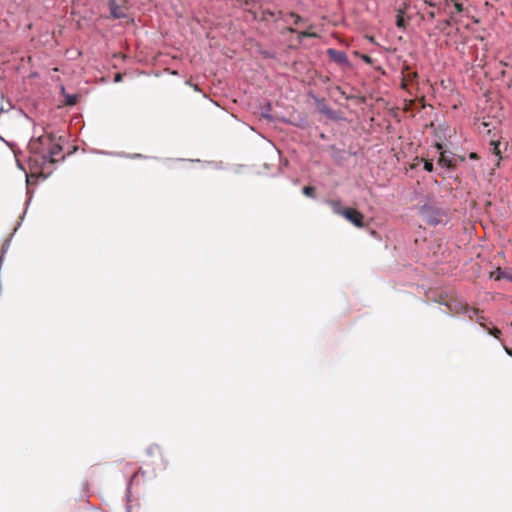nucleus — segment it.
I'll list each match as a JSON object with an SVG mask.
<instances>
[{
	"instance_id": "f257e3e1",
	"label": "nucleus",
	"mask_w": 512,
	"mask_h": 512,
	"mask_svg": "<svg viewBox=\"0 0 512 512\" xmlns=\"http://www.w3.org/2000/svg\"><path fill=\"white\" fill-rule=\"evenodd\" d=\"M30 153L37 158H40L43 163H55L64 157L61 155L62 146L56 142L52 134L44 133L38 137L32 138L28 144Z\"/></svg>"
},
{
	"instance_id": "f03ea898",
	"label": "nucleus",
	"mask_w": 512,
	"mask_h": 512,
	"mask_svg": "<svg viewBox=\"0 0 512 512\" xmlns=\"http://www.w3.org/2000/svg\"><path fill=\"white\" fill-rule=\"evenodd\" d=\"M328 204L335 214L343 216L356 227H364V215L358 210L354 208L343 207L339 200H329Z\"/></svg>"
},
{
	"instance_id": "7ed1b4c3",
	"label": "nucleus",
	"mask_w": 512,
	"mask_h": 512,
	"mask_svg": "<svg viewBox=\"0 0 512 512\" xmlns=\"http://www.w3.org/2000/svg\"><path fill=\"white\" fill-rule=\"evenodd\" d=\"M110 14L115 19L125 18L129 9L127 0H108Z\"/></svg>"
},
{
	"instance_id": "20e7f679",
	"label": "nucleus",
	"mask_w": 512,
	"mask_h": 512,
	"mask_svg": "<svg viewBox=\"0 0 512 512\" xmlns=\"http://www.w3.org/2000/svg\"><path fill=\"white\" fill-rule=\"evenodd\" d=\"M327 55L329 58L334 61L335 63L341 65V66H349V60L345 52L336 50L334 48H329L327 50Z\"/></svg>"
},
{
	"instance_id": "39448f33",
	"label": "nucleus",
	"mask_w": 512,
	"mask_h": 512,
	"mask_svg": "<svg viewBox=\"0 0 512 512\" xmlns=\"http://www.w3.org/2000/svg\"><path fill=\"white\" fill-rule=\"evenodd\" d=\"M418 77L417 72L408 71L402 79V87L405 88L408 82H413Z\"/></svg>"
},
{
	"instance_id": "423d86ee",
	"label": "nucleus",
	"mask_w": 512,
	"mask_h": 512,
	"mask_svg": "<svg viewBox=\"0 0 512 512\" xmlns=\"http://www.w3.org/2000/svg\"><path fill=\"white\" fill-rule=\"evenodd\" d=\"M439 164L440 165H443V166H446L448 168H451V167H454L455 164L453 163V161L451 159H449L447 156H446V153L445 152H441L440 153V158H439Z\"/></svg>"
},
{
	"instance_id": "0eeeda50",
	"label": "nucleus",
	"mask_w": 512,
	"mask_h": 512,
	"mask_svg": "<svg viewBox=\"0 0 512 512\" xmlns=\"http://www.w3.org/2000/svg\"><path fill=\"white\" fill-rule=\"evenodd\" d=\"M396 25L398 28L404 29L406 27V22L403 16V11L399 10L396 17Z\"/></svg>"
},
{
	"instance_id": "6e6552de",
	"label": "nucleus",
	"mask_w": 512,
	"mask_h": 512,
	"mask_svg": "<svg viewBox=\"0 0 512 512\" xmlns=\"http://www.w3.org/2000/svg\"><path fill=\"white\" fill-rule=\"evenodd\" d=\"M450 2L453 3L454 8L458 13L465 11L463 0H450Z\"/></svg>"
},
{
	"instance_id": "1a4fd4ad",
	"label": "nucleus",
	"mask_w": 512,
	"mask_h": 512,
	"mask_svg": "<svg viewBox=\"0 0 512 512\" xmlns=\"http://www.w3.org/2000/svg\"><path fill=\"white\" fill-rule=\"evenodd\" d=\"M505 272H507V270L498 268L496 271L491 273V277H493L495 280L505 279V277H501L503 274H505Z\"/></svg>"
},
{
	"instance_id": "9d476101",
	"label": "nucleus",
	"mask_w": 512,
	"mask_h": 512,
	"mask_svg": "<svg viewBox=\"0 0 512 512\" xmlns=\"http://www.w3.org/2000/svg\"><path fill=\"white\" fill-rule=\"evenodd\" d=\"M303 194L313 198L315 196V188L313 186H305L303 188Z\"/></svg>"
},
{
	"instance_id": "9b49d317",
	"label": "nucleus",
	"mask_w": 512,
	"mask_h": 512,
	"mask_svg": "<svg viewBox=\"0 0 512 512\" xmlns=\"http://www.w3.org/2000/svg\"><path fill=\"white\" fill-rule=\"evenodd\" d=\"M355 55L360 57L365 63H367L369 65L373 64V59L370 56H368L366 54H360L357 51H355Z\"/></svg>"
},
{
	"instance_id": "f8f14e48",
	"label": "nucleus",
	"mask_w": 512,
	"mask_h": 512,
	"mask_svg": "<svg viewBox=\"0 0 512 512\" xmlns=\"http://www.w3.org/2000/svg\"><path fill=\"white\" fill-rule=\"evenodd\" d=\"M487 330H488L489 334L493 335L497 339H500L502 332L498 328L494 327L492 329H487Z\"/></svg>"
},
{
	"instance_id": "ddd939ff",
	"label": "nucleus",
	"mask_w": 512,
	"mask_h": 512,
	"mask_svg": "<svg viewBox=\"0 0 512 512\" xmlns=\"http://www.w3.org/2000/svg\"><path fill=\"white\" fill-rule=\"evenodd\" d=\"M491 145H493V153L497 156L500 155V149H499V145L500 143L499 142H496V141H492L491 142Z\"/></svg>"
},
{
	"instance_id": "4468645a",
	"label": "nucleus",
	"mask_w": 512,
	"mask_h": 512,
	"mask_svg": "<svg viewBox=\"0 0 512 512\" xmlns=\"http://www.w3.org/2000/svg\"><path fill=\"white\" fill-rule=\"evenodd\" d=\"M424 169L428 172H432L433 171V163L431 161H425L424 163Z\"/></svg>"
},
{
	"instance_id": "2eb2a0df",
	"label": "nucleus",
	"mask_w": 512,
	"mask_h": 512,
	"mask_svg": "<svg viewBox=\"0 0 512 512\" xmlns=\"http://www.w3.org/2000/svg\"><path fill=\"white\" fill-rule=\"evenodd\" d=\"M501 277H505L506 280L512 282V268L507 270Z\"/></svg>"
},
{
	"instance_id": "dca6fc26",
	"label": "nucleus",
	"mask_w": 512,
	"mask_h": 512,
	"mask_svg": "<svg viewBox=\"0 0 512 512\" xmlns=\"http://www.w3.org/2000/svg\"><path fill=\"white\" fill-rule=\"evenodd\" d=\"M316 34L315 33H310L308 31H302L300 33V37H304V38H307V37H315Z\"/></svg>"
},
{
	"instance_id": "f3484780",
	"label": "nucleus",
	"mask_w": 512,
	"mask_h": 512,
	"mask_svg": "<svg viewBox=\"0 0 512 512\" xmlns=\"http://www.w3.org/2000/svg\"><path fill=\"white\" fill-rule=\"evenodd\" d=\"M289 16L295 19V24H298L301 21V17L294 12L289 13Z\"/></svg>"
},
{
	"instance_id": "a211bd4d",
	"label": "nucleus",
	"mask_w": 512,
	"mask_h": 512,
	"mask_svg": "<svg viewBox=\"0 0 512 512\" xmlns=\"http://www.w3.org/2000/svg\"><path fill=\"white\" fill-rule=\"evenodd\" d=\"M424 2L431 7H436L438 5V0H424Z\"/></svg>"
},
{
	"instance_id": "6ab92c4d",
	"label": "nucleus",
	"mask_w": 512,
	"mask_h": 512,
	"mask_svg": "<svg viewBox=\"0 0 512 512\" xmlns=\"http://www.w3.org/2000/svg\"><path fill=\"white\" fill-rule=\"evenodd\" d=\"M76 103V97L75 96H71L69 97V99L67 100V104L68 105H74Z\"/></svg>"
},
{
	"instance_id": "aec40b11",
	"label": "nucleus",
	"mask_w": 512,
	"mask_h": 512,
	"mask_svg": "<svg viewBox=\"0 0 512 512\" xmlns=\"http://www.w3.org/2000/svg\"><path fill=\"white\" fill-rule=\"evenodd\" d=\"M266 16H271V17H273V16H274V13H273V12H271V11H269V10L264 11V12H263V19H266Z\"/></svg>"
},
{
	"instance_id": "412c9836",
	"label": "nucleus",
	"mask_w": 512,
	"mask_h": 512,
	"mask_svg": "<svg viewBox=\"0 0 512 512\" xmlns=\"http://www.w3.org/2000/svg\"><path fill=\"white\" fill-rule=\"evenodd\" d=\"M428 15H429V17H430V18H435L436 13H435L434 11H430V12L428 13Z\"/></svg>"
},
{
	"instance_id": "4be33fe9",
	"label": "nucleus",
	"mask_w": 512,
	"mask_h": 512,
	"mask_svg": "<svg viewBox=\"0 0 512 512\" xmlns=\"http://www.w3.org/2000/svg\"><path fill=\"white\" fill-rule=\"evenodd\" d=\"M248 12H249L250 14H252V16H253V18H254V19H256V18H257V15H256V13H255L254 11H252L251 9H249V10H248Z\"/></svg>"
},
{
	"instance_id": "5701e85b",
	"label": "nucleus",
	"mask_w": 512,
	"mask_h": 512,
	"mask_svg": "<svg viewBox=\"0 0 512 512\" xmlns=\"http://www.w3.org/2000/svg\"><path fill=\"white\" fill-rule=\"evenodd\" d=\"M470 158H472V159H476V158H477V154H476V153H471V154H470Z\"/></svg>"
},
{
	"instance_id": "b1692460",
	"label": "nucleus",
	"mask_w": 512,
	"mask_h": 512,
	"mask_svg": "<svg viewBox=\"0 0 512 512\" xmlns=\"http://www.w3.org/2000/svg\"><path fill=\"white\" fill-rule=\"evenodd\" d=\"M506 352L509 354V355H512V349H509V348H505Z\"/></svg>"
},
{
	"instance_id": "393cba45",
	"label": "nucleus",
	"mask_w": 512,
	"mask_h": 512,
	"mask_svg": "<svg viewBox=\"0 0 512 512\" xmlns=\"http://www.w3.org/2000/svg\"><path fill=\"white\" fill-rule=\"evenodd\" d=\"M120 79H121V75L117 74L116 77H115V81H120Z\"/></svg>"
},
{
	"instance_id": "a878e982",
	"label": "nucleus",
	"mask_w": 512,
	"mask_h": 512,
	"mask_svg": "<svg viewBox=\"0 0 512 512\" xmlns=\"http://www.w3.org/2000/svg\"><path fill=\"white\" fill-rule=\"evenodd\" d=\"M437 149L441 150L442 149V145L441 144H437Z\"/></svg>"
},
{
	"instance_id": "bb28decb",
	"label": "nucleus",
	"mask_w": 512,
	"mask_h": 512,
	"mask_svg": "<svg viewBox=\"0 0 512 512\" xmlns=\"http://www.w3.org/2000/svg\"><path fill=\"white\" fill-rule=\"evenodd\" d=\"M245 5H249V0H244Z\"/></svg>"
},
{
	"instance_id": "cd10ccee",
	"label": "nucleus",
	"mask_w": 512,
	"mask_h": 512,
	"mask_svg": "<svg viewBox=\"0 0 512 512\" xmlns=\"http://www.w3.org/2000/svg\"><path fill=\"white\" fill-rule=\"evenodd\" d=\"M445 24H446L447 26H449V25H450V20H447V21L445 22Z\"/></svg>"
},
{
	"instance_id": "c85d7f7f",
	"label": "nucleus",
	"mask_w": 512,
	"mask_h": 512,
	"mask_svg": "<svg viewBox=\"0 0 512 512\" xmlns=\"http://www.w3.org/2000/svg\"><path fill=\"white\" fill-rule=\"evenodd\" d=\"M511 326H512V322H511Z\"/></svg>"
}]
</instances>
